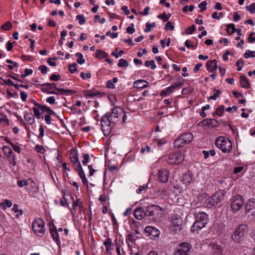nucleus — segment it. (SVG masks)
Returning <instances> with one entry per match:
<instances>
[{"label": "nucleus", "mask_w": 255, "mask_h": 255, "mask_svg": "<svg viewBox=\"0 0 255 255\" xmlns=\"http://www.w3.org/2000/svg\"><path fill=\"white\" fill-rule=\"evenodd\" d=\"M124 113L123 109L119 106L115 107L111 115L106 114L101 119L102 130L104 134L108 135L112 130V127L119 121V117Z\"/></svg>", "instance_id": "obj_1"}, {"label": "nucleus", "mask_w": 255, "mask_h": 255, "mask_svg": "<svg viewBox=\"0 0 255 255\" xmlns=\"http://www.w3.org/2000/svg\"><path fill=\"white\" fill-rule=\"evenodd\" d=\"M199 210L200 208L198 207L196 208L192 209L190 210V212L196 216V221L191 229V231L193 232L203 228L208 222L209 219L208 215L204 212L200 211Z\"/></svg>", "instance_id": "obj_2"}, {"label": "nucleus", "mask_w": 255, "mask_h": 255, "mask_svg": "<svg viewBox=\"0 0 255 255\" xmlns=\"http://www.w3.org/2000/svg\"><path fill=\"white\" fill-rule=\"evenodd\" d=\"M215 144L224 153H228L232 149V143L227 137L220 136L216 139Z\"/></svg>", "instance_id": "obj_3"}, {"label": "nucleus", "mask_w": 255, "mask_h": 255, "mask_svg": "<svg viewBox=\"0 0 255 255\" xmlns=\"http://www.w3.org/2000/svg\"><path fill=\"white\" fill-rule=\"evenodd\" d=\"M32 229L37 236L42 237L46 232L45 222L41 218L36 219L32 223Z\"/></svg>", "instance_id": "obj_4"}, {"label": "nucleus", "mask_w": 255, "mask_h": 255, "mask_svg": "<svg viewBox=\"0 0 255 255\" xmlns=\"http://www.w3.org/2000/svg\"><path fill=\"white\" fill-rule=\"evenodd\" d=\"M193 139V134L190 132H187L181 135L179 137L175 139L174 142V146L180 148L190 143Z\"/></svg>", "instance_id": "obj_5"}, {"label": "nucleus", "mask_w": 255, "mask_h": 255, "mask_svg": "<svg viewBox=\"0 0 255 255\" xmlns=\"http://www.w3.org/2000/svg\"><path fill=\"white\" fill-rule=\"evenodd\" d=\"M248 226L243 224L240 225L235 230L234 234L232 235L233 240L236 242H239L241 239L247 234Z\"/></svg>", "instance_id": "obj_6"}, {"label": "nucleus", "mask_w": 255, "mask_h": 255, "mask_svg": "<svg viewBox=\"0 0 255 255\" xmlns=\"http://www.w3.org/2000/svg\"><path fill=\"white\" fill-rule=\"evenodd\" d=\"M170 164H178L184 160V155L181 152H175L169 154L166 159Z\"/></svg>", "instance_id": "obj_7"}, {"label": "nucleus", "mask_w": 255, "mask_h": 255, "mask_svg": "<svg viewBox=\"0 0 255 255\" xmlns=\"http://www.w3.org/2000/svg\"><path fill=\"white\" fill-rule=\"evenodd\" d=\"M244 204V198L240 195H236L232 199L231 207L234 212L239 211Z\"/></svg>", "instance_id": "obj_8"}, {"label": "nucleus", "mask_w": 255, "mask_h": 255, "mask_svg": "<svg viewBox=\"0 0 255 255\" xmlns=\"http://www.w3.org/2000/svg\"><path fill=\"white\" fill-rule=\"evenodd\" d=\"M162 208L156 205L148 206L146 208V213L147 216L152 217L155 219L160 213Z\"/></svg>", "instance_id": "obj_9"}, {"label": "nucleus", "mask_w": 255, "mask_h": 255, "mask_svg": "<svg viewBox=\"0 0 255 255\" xmlns=\"http://www.w3.org/2000/svg\"><path fill=\"white\" fill-rule=\"evenodd\" d=\"M191 246L187 243H181L174 253V255H188Z\"/></svg>", "instance_id": "obj_10"}, {"label": "nucleus", "mask_w": 255, "mask_h": 255, "mask_svg": "<svg viewBox=\"0 0 255 255\" xmlns=\"http://www.w3.org/2000/svg\"><path fill=\"white\" fill-rule=\"evenodd\" d=\"M144 233L147 237L151 239L156 240L158 239L160 232L156 228L152 226H147L144 229Z\"/></svg>", "instance_id": "obj_11"}, {"label": "nucleus", "mask_w": 255, "mask_h": 255, "mask_svg": "<svg viewBox=\"0 0 255 255\" xmlns=\"http://www.w3.org/2000/svg\"><path fill=\"white\" fill-rule=\"evenodd\" d=\"M208 247L211 252L214 255H221L223 252V247L214 242L210 243Z\"/></svg>", "instance_id": "obj_12"}, {"label": "nucleus", "mask_w": 255, "mask_h": 255, "mask_svg": "<svg viewBox=\"0 0 255 255\" xmlns=\"http://www.w3.org/2000/svg\"><path fill=\"white\" fill-rule=\"evenodd\" d=\"M223 199V195L219 192L214 194L209 199L208 204L212 206L217 205Z\"/></svg>", "instance_id": "obj_13"}, {"label": "nucleus", "mask_w": 255, "mask_h": 255, "mask_svg": "<svg viewBox=\"0 0 255 255\" xmlns=\"http://www.w3.org/2000/svg\"><path fill=\"white\" fill-rule=\"evenodd\" d=\"M158 180L163 183H166L168 181L169 171L167 169H161L158 172Z\"/></svg>", "instance_id": "obj_14"}, {"label": "nucleus", "mask_w": 255, "mask_h": 255, "mask_svg": "<svg viewBox=\"0 0 255 255\" xmlns=\"http://www.w3.org/2000/svg\"><path fill=\"white\" fill-rule=\"evenodd\" d=\"M49 228L50 234L55 242L58 245L60 241L59 239V235L57 233V230L52 222L49 223Z\"/></svg>", "instance_id": "obj_15"}, {"label": "nucleus", "mask_w": 255, "mask_h": 255, "mask_svg": "<svg viewBox=\"0 0 255 255\" xmlns=\"http://www.w3.org/2000/svg\"><path fill=\"white\" fill-rule=\"evenodd\" d=\"M182 83L179 82V83L171 85V86L162 90L160 93V95L162 97H164L167 95H169L170 93H172L175 89L180 87L182 85Z\"/></svg>", "instance_id": "obj_16"}, {"label": "nucleus", "mask_w": 255, "mask_h": 255, "mask_svg": "<svg viewBox=\"0 0 255 255\" xmlns=\"http://www.w3.org/2000/svg\"><path fill=\"white\" fill-rule=\"evenodd\" d=\"M146 215V211L141 207L136 208L134 211V217L137 220H142Z\"/></svg>", "instance_id": "obj_17"}, {"label": "nucleus", "mask_w": 255, "mask_h": 255, "mask_svg": "<svg viewBox=\"0 0 255 255\" xmlns=\"http://www.w3.org/2000/svg\"><path fill=\"white\" fill-rule=\"evenodd\" d=\"M206 66L207 70L209 72H213L217 68V61L216 60L208 61L207 62Z\"/></svg>", "instance_id": "obj_18"}, {"label": "nucleus", "mask_w": 255, "mask_h": 255, "mask_svg": "<svg viewBox=\"0 0 255 255\" xmlns=\"http://www.w3.org/2000/svg\"><path fill=\"white\" fill-rule=\"evenodd\" d=\"M148 86V83L144 80H138L133 82V87L137 89H143Z\"/></svg>", "instance_id": "obj_19"}, {"label": "nucleus", "mask_w": 255, "mask_h": 255, "mask_svg": "<svg viewBox=\"0 0 255 255\" xmlns=\"http://www.w3.org/2000/svg\"><path fill=\"white\" fill-rule=\"evenodd\" d=\"M246 211L248 212H251L252 214L255 212V199H251L249 200L246 206Z\"/></svg>", "instance_id": "obj_20"}, {"label": "nucleus", "mask_w": 255, "mask_h": 255, "mask_svg": "<svg viewBox=\"0 0 255 255\" xmlns=\"http://www.w3.org/2000/svg\"><path fill=\"white\" fill-rule=\"evenodd\" d=\"M192 181V175L191 172H188L184 174L182 176V181L186 185L189 184Z\"/></svg>", "instance_id": "obj_21"}, {"label": "nucleus", "mask_w": 255, "mask_h": 255, "mask_svg": "<svg viewBox=\"0 0 255 255\" xmlns=\"http://www.w3.org/2000/svg\"><path fill=\"white\" fill-rule=\"evenodd\" d=\"M25 120L29 125H32L35 122V119L31 113L25 112L24 115Z\"/></svg>", "instance_id": "obj_22"}, {"label": "nucleus", "mask_w": 255, "mask_h": 255, "mask_svg": "<svg viewBox=\"0 0 255 255\" xmlns=\"http://www.w3.org/2000/svg\"><path fill=\"white\" fill-rule=\"evenodd\" d=\"M240 82L242 87L245 89H248L250 88L249 83L245 76H241L240 77Z\"/></svg>", "instance_id": "obj_23"}, {"label": "nucleus", "mask_w": 255, "mask_h": 255, "mask_svg": "<svg viewBox=\"0 0 255 255\" xmlns=\"http://www.w3.org/2000/svg\"><path fill=\"white\" fill-rule=\"evenodd\" d=\"M70 158L71 162L78 160V156L77 151L75 149H72L70 153Z\"/></svg>", "instance_id": "obj_24"}, {"label": "nucleus", "mask_w": 255, "mask_h": 255, "mask_svg": "<svg viewBox=\"0 0 255 255\" xmlns=\"http://www.w3.org/2000/svg\"><path fill=\"white\" fill-rule=\"evenodd\" d=\"M6 157L8 160L9 163L12 165L13 166H15L16 164V157L13 152L11 154H10L9 156H6Z\"/></svg>", "instance_id": "obj_25"}, {"label": "nucleus", "mask_w": 255, "mask_h": 255, "mask_svg": "<svg viewBox=\"0 0 255 255\" xmlns=\"http://www.w3.org/2000/svg\"><path fill=\"white\" fill-rule=\"evenodd\" d=\"M84 96L87 99L94 98L96 97V92L94 91H84Z\"/></svg>", "instance_id": "obj_26"}, {"label": "nucleus", "mask_w": 255, "mask_h": 255, "mask_svg": "<svg viewBox=\"0 0 255 255\" xmlns=\"http://www.w3.org/2000/svg\"><path fill=\"white\" fill-rule=\"evenodd\" d=\"M214 93L213 95L210 96L208 98V100H215L217 99V98L218 97H219L220 96V95L221 94V91L220 90L216 89V88L214 89Z\"/></svg>", "instance_id": "obj_27"}, {"label": "nucleus", "mask_w": 255, "mask_h": 255, "mask_svg": "<svg viewBox=\"0 0 255 255\" xmlns=\"http://www.w3.org/2000/svg\"><path fill=\"white\" fill-rule=\"evenodd\" d=\"M213 122H216V124L218 123L217 121H216L213 119H206L203 120L201 123H199V125L202 124L205 126H213Z\"/></svg>", "instance_id": "obj_28"}, {"label": "nucleus", "mask_w": 255, "mask_h": 255, "mask_svg": "<svg viewBox=\"0 0 255 255\" xmlns=\"http://www.w3.org/2000/svg\"><path fill=\"white\" fill-rule=\"evenodd\" d=\"M0 80H2L3 83L7 85L13 86L16 89H18V84H14L10 79L4 80L0 77Z\"/></svg>", "instance_id": "obj_29"}, {"label": "nucleus", "mask_w": 255, "mask_h": 255, "mask_svg": "<svg viewBox=\"0 0 255 255\" xmlns=\"http://www.w3.org/2000/svg\"><path fill=\"white\" fill-rule=\"evenodd\" d=\"M236 31V28L235 26V24L233 23H231L229 24H228L227 25V32L229 34L231 35L234 33Z\"/></svg>", "instance_id": "obj_30"}, {"label": "nucleus", "mask_w": 255, "mask_h": 255, "mask_svg": "<svg viewBox=\"0 0 255 255\" xmlns=\"http://www.w3.org/2000/svg\"><path fill=\"white\" fill-rule=\"evenodd\" d=\"M2 149L5 155L6 156H9L10 154H11L13 153L11 148L6 145L3 146Z\"/></svg>", "instance_id": "obj_31"}, {"label": "nucleus", "mask_w": 255, "mask_h": 255, "mask_svg": "<svg viewBox=\"0 0 255 255\" xmlns=\"http://www.w3.org/2000/svg\"><path fill=\"white\" fill-rule=\"evenodd\" d=\"M75 55L78 58L77 59V62L79 64L82 65V64H83L84 63H85V60L83 58V56L81 53L78 52Z\"/></svg>", "instance_id": "obj_32"}, {"label": "nucleus", "mask_w": 255, "mask_h": 255, "mask_svg": "<svg viewBox=\"0 0 255 255\" xmlns=\"http://www.w3.org/2000/svg\"><path fill=\"white\" fill-rule=\"evenodd\" d=\"M108 54L101 50H97V58L102 59L107 57Z\"/></svg>", "instance_id": "obj_33"}, {"label": "nucleus", "mask_w": 255, "mask_h": 255, "mask_svg": "<svg viewBox=\"0 0 255 255\" xmlns=\"http://www.w3.org/2000/svg\"><path fill=\"white\" fill-rule=\"evenodd\" d=\"M12 24L11 22L8 21L2 24L1 26V28L4 30H9L12 28Z\"/></svg>", "instance_id": "obj_34"}, {"label": "nucleus", "mask_w": 255, "mask_h": 255, "mask_svg": "<svg viewBox=\"0 0 255 255\" xmlns=\"http://www.w3.org/2000/svg\"><path fill=\"white\" fill-rule=\"evenodd\" d=\"M244 56L245 58H248L249 57H255V51H250L247 50L244 54Z\"/></svg>", "instance_id": "obj_35"}, {"label": "nucleus", "mask_w": 255, "mask_h": 255, "mask_svg": "<svg viewBox=\"0 0 255 255\" xmlns=\"http://www.w3.org/2000/svg\"><path fill=\"white\" fill-rule=\"evenodd\" d=\"M145 66L146 67H149V66H151V69L152 70H154L156 68V66L155 64V62L153 60L146 61L145 62Z\"/></svg>", "instance_id": "obj_36"}, {"label": "nucleus", "mask_w": 255, "mask_h": 255, "mask_svg": "<svg viewBox=\"0 0 255 255\" xmlns=\"http://www.w3.org/2000/svg\"><path fill=\"white\" fill-rule=\"evenodd\" d=\"M29 181L30 182H31L32 183L33 182V181L32 180H31V179H29L28 180H18L17 181V185H18V187L21 188L24 185H27L28 184V181Z\"/></svg>", "instance_id": "obj_37"}, {"label": "nucleus", "mask_w": 255, "mask_h": 255, "mask_svg": "<svg viewBox=\"0 0 255 255\" xmlns=\"http://www.w3.org/2000/svg\"><path fill=\"white\" fill-rule=\"evenodd\" d=\"M155 26H156V24L155 22H153L152 23L147 22L146 23V28L144 29V31L145 32H149L151 30V28H154Z\"/></svg>", "instance_id": "obj_38"}, {"label": "nucleus", "mask_w": 255, "mask_h": 255, "mask_svg": "<svg viewBox=\"0 0 255 255\" xmlns=\"http://www.w3.org/2000/svg\"><path fill=\"white\" fill-rule=\"evenodd\" d=\"M0 205L2 206L3 209H6L7 207H10L12 205V202L8 200H4L2 203L0 204Z\"/></svg>", "instance_id": "obj_39"}, {"label": "nucleus", "mask_w": 255, "mask_h": 255, "mask_svg": "<svg viewBox=\"0 0 255 255\" xmlns=\"http://www.w3.org/2000/svg\"><path fill=\"white\" fill-rule=\"evenodd\" d=\"M128 65V61L124 59H121L119 61L118 66L120 67H127Z\"/></svg>", "instance_id": "obj_40"}, {"label": "nucleus", "mask_w": 255, "mask_h": 255, "mask_svg": "<svg viewBox=\"0 0 255 255\" xmlns=\"http://www.w3.org/2000/svg\"><path fill=\"white\" fill-rule=\"evenodd\" d=\"M4 122L7 126L9 125V120L6 116L3 114L0 113V123Z\"/></svg>", "instance_id": "obj_41"}, {"label": "nucleus", "mask_w": 255, "mask_h": 255, "mask_svg": "<svg viewBox=\"0 0 255 255\" xmlns=\"http://www.w3.org/2000/svg\"><path fill=\"white\" fill-rule=\"evenodd\" d=\"M157 17L163 20V21L164 22H167L169 18V16H168L165 12H163L162 14H158Z\"/></svg>", "instance_id": "obj_42"}, {"label": "nucleus", "mask_w": 255, "mask_h": 255, "mask_svg": "<svg viewBox=\"0 0 255 255\" xmlns=\"http://www.w3.org/2000/svg\"><path fill=\"white\" fill-rule=\"evenodd\" d=\"M76 66L77 64L76 63H72L69 65L68 70L71 73H74L77 71V69L76 68Z\"/></svg>", "instance_id": "obj_43"}, {"label": "nucleus", "mask_w": 255, "mask_h": 255, "mask_svg": "<svg viewBox=\"0 0 255 255\" xmlns=\"http://www.w3.org/2000/svg\"><path fill=\"white\" fill-rule=\"evenodd\" d=\"M224 111V106L223 105H221L216 109L215 114L219 116H221Z\"/></svg>", "instance_id": "obj_44"}, {"label": "nucleus", "mask_w": 255, "mask_h": 255, "mask_svg": "<svg viewBox=\"0 0 255 255\" xmlns=\"http://www.w3.org/2000/svg\"><path fill=\"white\" fill-rule=\"evenodd\" d=\"M244 64V61L242 59L238 60L236 63V65L238 67L237 71H240L242 69V66Z\"/></svg>", "instance_id": "obj_45"}, {"label": "nucleus", "mask_w": 255, "mask_h": 255, "mask_svg": "<svg viewBox=\"0 0 255 255\" xmlns=\"http://www.w3.org/2000/svg\"><path fill=\"white\" fill-rule=\"evenodd\" d=\"M246 8L247 10L250 11L251 13H254L255 12V3H253L249 5H247Z\"/></svg>", "instance_id": "obj_46"}, {"label": "nucleus", "mask_w": 255, "mask_h": 255, "mask_svg": "<svg viewBox=\"0 0 255 255\" xmlns=\"http://www.w3.org/2000/svg\"><path fill=\"white\" fill-rule=\"evenodd\" d=\"M207 3L206 1L201 2L198 4V7L200 8V12H203L207 8L206 5Z\"/></svg>", "instance_id": "obj_47"}, {"label": "nucleus", "mask_w": 255, "mask_h": 255, "mask_svg": "<svg viewBox=\"0 0 255 255\" xmlns=\"http://www.w3.org/2000/svg\"><path fill=\"white\" fill-rule=\"evenodd\" d=\"M165 26V29L166 30H173L174 28V26L173 25L171 21H167Z\"/></svg>", "instance_id": "obj_48"}, {"label": "nucleus", "mask_w": 255, "mask_h": 255, "mask_svg": "<svg viewBox=\"0 0 255 255\" xmlns=\"http://www.w3.org/2000/svg\"><path fill=\"white\" fill-rule=\"evenodd\" d=\"M42 91L49 94H55V95H59V93L58 92L50 91L49 88H43L41 89Z\"/></svg>", "instance_id": "obj_49"}, {"label": "nucleus", "mask_w": 255, "mask_h": 255, "mask_svg": "<svg viewBox=\"0 0 255 255\" xmlns=\"http://www.w3.org/2000/svg\"><path fill=\"white\" fill-rule=\"evenodd\" d=\"M185 45L187 48H193L195 49L197 47V45H194L193 43L190 40H186L185 42Z\"/></svg>", "instance_id": "obj_50"}, {"label": "nucleus", "mask_w": 255, "mask_h": 255, "mask_svg": "<svg viewBox=\"0 0 255 255\" xmlns=\"http://www.w3.org/2000/svg\"><path fill=\"white\" fill-rule=\"evenodd\" d=\"M195 30V26L193 24L189 27L186 30L185 33L186 34H191Z\"/></svg>", "instance_id": "obj_51"}, {"label": "nucleus", "mask_w": 255, "mask_h": 255, "mask_svg": "<svg viewBox=\"0 0 255 255\" xmlns=\"http://www.w3.org/2000/svg\"><path fill=\"white\" fill-rule=\"evenodd\" d=\"M77 19L79 20V23L81 25H83L85 22V19L83 15H77L76 16Z\"/></svg>", "instance_id": "obj_52"}, {"label": "nucleus", "mask_w": 255, "mask_h": 255, "mask_svg": "<svg viewBox=\"0 0 255 255\" xmlns=\"http://www.w3.org/2000/svg\"><path fill=\"white\" fill-rule=\"evenodd\" d=\"M133 26H134V24L133 23H132L130 24V26H128L127 28V29H126L127 32L128 33H129V34H132L133 33H134L135 32V29L133 27Z\"/></svg>", "instance_id": "obj_53"}, {"label": "nucleus", "mask_w": 255, "mask_h": 255, "mask_svg": "<svg viewBox=\"0 0 255 255\" xmlns=\"http://www.w3.org/2000/svg\"><path fill=\"white\" fill-rule=\"evenodd\" d=\"M39 108L38 107H33L32 110L33 111L34 115L37 117V119H39L40 118L41 113L39 112Z\"/></svg>", "instance_id": "obj_54"}, {"label": "nucleus", "mask_w": 255, "mask_h": 255, "mask_svg": "<svg viewBox=\"0 0 255 255\" xmlns=\"http://www.w3.org/2000/svg\"><path fill=\"white\" fill-rule=\"evenodd\" d=\"M147 188V184H143L142 186H140L139 188L136 190V193L137 194H140L143 191H145Z\"/></svg>", "instance_id": "obj_55"}, {"label": "nucleus", "mask_w": 255, "mask_h": 255, "mask_svg": "<svg viewBox=\"0 0 255 255\" xmlns=\"http://www.w3.org/2000/svg\"><path fill=\"white\" fill-rule=\"evenodd\" d=\"M61 79V76L59 74H53L50 77V80L53 81H58Z\"/></svg>", "instance_id": "obj_56"}, {"label": "nucleus", "mask_w": 255, "mask_h": 255, "mask_svg": "<svg viewBox=\"0 0 255 255\" xmlns=\"http://www.w3.org/2000/svg\"><path fill=\"white\" fill-rule=\"evenodd\" d=\"M89 155L88 153L84 154L83 155V160L82 161V163L83 165H87L89 162Z\"/></svg>", "instance_id": "obj_57"}, {"label": "nucleus", "mask_w": 255, "mask_h": 255, "mask_svg": "<svg viewBox=\"0 0 255 255\" xmlns=\"http://www.w3.org/2000/svg\"><path fill=\"white\" fill-rule=\"evenodd\" d=\"M117 51V49H116V51L113 52L111 53V55L112 56H115L116 58H118L119 57H120L122 54H123L124 53V50H121L118 53H116V51Z\"/></svg>", "instance_id": "obj_58"}, {"label": "nucleus", "mask_w": 255, "mask_h": 255, "mask_svg": "<svg viewBox=\"0 0 255 255\" xmlns=\"http://www.w3.org/2000/svg\"><path fill=\"white\" fill-rule=\"evenodd\" d=\"M38 69L43 74H46L47 72V67L45 65H40L38 67Z\"/></svg>", "instance_id": "obj_59"}, {"label": "nucleus", "mask_w": 255, "mask_h": 255, "mask_svg": "<svg viewBox=\"0 0 255 255\" xmlns=\"http://www.w3.org/2000/svg\"><path fill=\"white\" fill-rule=\"evenodd\" d=\"M74 166L75 167V170H78L79 169H81L82 168L80 162H79V160H77L76 161L72 162Z\"/></svg>", "instance_id": "obj_60"}, {"label": "nucleus", "mask_w": 255, "mask_h": 255, "mask_svg": "<svg viewBox=\"0 0 255 255\" xmlns=\"http://www.w3.org/2000/svg\"><path fill=\"white\" fill-rule=\"evenodd\" d=\"M46 102L50 104L53 105L55 103V98L54 96H51L47 98Z\"/></svg>", "instance_id": "obj_61"}, {"label": "nucleus", "mask_w": 255, "mask_h": 255, "mask_svg": "<svg viewBox=\"0 0 255 255\" xmlns=\"http://www.w3.org/2000/svg\"><path fill=\"white\" fill-rule=\"evenodd\" d=\"M11 147H12V148L15 152H16L18 153H20L21 149H20V147L18 145L13 143V144H11Z\"/></svg>", "instance_id": "obj_62"}, {"label": "nucleus", "mask_w": 255, "mask_h": 255, "mask_svg": "<svg viewBox=\"0 0 255 255\" xmlns=\"http://www.w3.org/2000/svg\"><path fill=\"white\" fill-rule=\"evenodd\" d=\"M35 148L37 152L42 153L44 151V147L42 145H36Z\"/></svg>", "instance_id": "obj_63"}, {"label": "nucleus", "mask_w": 255, "mask_h": 255, "mask_svg": "<svg viewBox=\"0 0 255 255\" xmlns=\"http://www.w3.org/2000/svg\"><path fill=\"white\" fill-rule=\"evenodd\" d=\"M107 36H111L112 38H116L118 37V33H112L110 31H108L106 32Z\"/></svg>", "instance_id": "obj_64"}]
</instances>
